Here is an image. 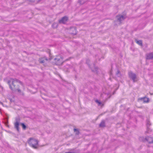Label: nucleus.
I'll list each match as a JSON object with an SVG mask.
<instances>
[{"label":"nucleus","mask_w":153,"mask_h":153,"mask_svg":"<svg viewBox=\"0 0 153 153\" xmlns=\"http://www.w3.org/2000/svg\"><path fill=\"white\" fill-rule=\"evenodd\" d=\"M41 0H34V2L35 3H37L40 1Z\"/></svg>","instance_id":"5701e85b"},{"label":"nucleus","mask_w":153,"mask_h":153,"mask_svg":"<svg viewBox=\"0 0 153 153\" xmlns=\"http://www.w3.org/2000/svg\"><path fill=\"white\" fill-rule=\"evenodd\" d=\"M54 63L57 65H60L63 63V58L60 56H57L54 59Z\"/></svg>","instance_id":"20e7f679"},{"label":"nucleus","mask_w":153,"mask_h":153,"mask_svg":"<svg viewBox=\"0 0 153 153\" xmlns=\"http://www.w3.org/2000/svg\"><path fill=\"white\" fill-rule=\"evenodd\" d=\"M116 74L118 76H121V74L119 70H117V72L116 73Z\"/></svg>","instance_id":"aec40b11"},{"label":"nucleus","mask_w":153,"mask_h":153,"mask_svg":"<svg viewBox=\"0 0 153 153\" xmlns=\"http://www.w3.org/2000/svg\"><path fill=\"white\" fill-rule=\"evenodd\" d=\"M94 69H92V71L94 72H96V73H97L98 72V68L97 67L94 66Z\"/></svg>","instance_id":"2eb2a0df"},{"label":"nucleus","mask_w":153,"mask_h":153,"mask_svg":"<svg viewBox=\"0 0 153 153\" xmlns=\"http://www.w3.org/2000/svg\"><path fill=\"white\" fill-rule=\"evenodd\" d=\"M135 42L138 44L140 46L142 45V42L141 40H138L137 39L135 40Z\"/></svg>","instance_id":"4468645a"},{"label":"nucleus","mask_w":153,"mask_h":153,"mask_svg":"<svg viewBox=\"0 0 153 153\" xmlns=\"http://www.w3.org/2000/svg\"><path fill=\"white\" fill-rule=\"evenodd\" d=\"M28 143L34 149L37 147L38 141L37 140L33 138H30L28 140Z\"/></svg>","instance_id":"f03ea898"},{"label":"nucleus","mask_w":153,"mask_h":153,"mask_svg":"<svg viewBox=\"0 0 153 153\" xmlns=\"http://www.w3.org/2000/svg\"><path fill=\"white\" fill-rule=\"evenodd\" d=\"M74 132L75 133L76 135H79V130L76 128H74Z\"/></svg>","instance_id":"f3484780"},{"label":"nucleus","mask_w":153,"mask_h":153,"mask_svg":"<svg viewBox=\"0 0 153 153\" xmlns=\"http://www.w3.org/2000/svg\"><path fill=\"white\" fill-rule=\"evenodd\" d=\"M21 125L22 126L23 129L24 130H25L26 128V126L24 123H21Z\"/></svg>","instance_id":"a211bd4d"},{"label":"nucleus","mask_w":153,"mask_h":153,"mask_svg":"<svg viewBox=\"0 0 153 153\" xmlns=\"http://www.w3.org/2000/svg\"><path fill=\"white\" fill-rule=\"evenodd\" d=\"M16 122H15L14 123V126L15 128L17 129L18 131H19V119L18 118H16Z\"/></svg>","instance_id":"0eeeda50"},{"label":"nucleus","mask_w":153,"mask_h":153,"mask_svg":"<svg viewBox=\"0 0 153 153\" xmlns=\"http://www.w3.org/2000/svg\"><path fill=\"white\" fill-rule=\"evenodd\" d=\"M72 67V66L68 65H67L65 66V68L67 69H69Z\"/></svg>","instance_id":"412c9836"},{"label":"nucleus","mask_w":153,"mask_h":153,"mask_svg":"<svg viewBox=\"0 0 153 153\" xmlns=\"http://www.w3.org/2000/svg\"><path fill=\"white\" fill-rule=\"evenodd\" d=\"M140 100L143 101L144 102H149V99L147 97L141 98L140 99Z\"/></svg>","instance_id":"f8f14e48"},{"label":"nucleus","mask_w":153,"mask_h":153,"mask_svg":"<svg viewBox=\"0 0 153 153\" xmlns=\"http://www.w3.org/2000/svg\"><path fill=\"white\" fill-rule=\"evenodd\" d=\"M68 20V18L66 16H64L59 20V22L60 23L65 24Z\"/></svg>","instance_id":"423d86ee"},{"label":"nucleus","mask_w":153,"mask_h":153,"mask_svg":"<svg viewBox=\"0 0 153 153\" xmlns=\"http://www.w3.org/2000/svg\"><path fill=\"white\" fill-rule=\"evenodd\" d=\"M52 26L53 28H55L57 27L58 24L57 23L54 22L52 24Z\"/></svg>","instance_id":"dca6fc26"},{"label":"nucleus","mask_w":153,"mask_h":153,"mask_svg":"<svg viewBox=\"0 0 153 153\" xmlns=\"http://www.w3.org/2000/svg\"><path fill=\"white\" fill-rule=\"evenodd\" d=\"M8 123V120L7 119V122H6V123Z\"/></svg>","instance_id":"bb28decb"},{"label":"nucleus","mask_w":153,"mask_h":153,"mask_svg":"<svg viewBox=\"0 0 153 153\" xmlns=\"http://www.w3.org/2000/svg\"><path fill=\"white\" fill-rule=\"evenodd\" d=\"M70 33L74 35L76 34V29L74 27H71L70 30Z\"/></svg>","instance_id":"9d476101"},{"label":"nucleus","mask_w":153,"mask_h":153,"mask_svg":"<svg viewBox=\"0 0 153 153\" xmlns=\"http://www.w3.org/2000/svg\"><path fill=\"white\" fill-rule=\"evenodd\" d=\"M147 141L149 143H153V138L151 137H147L145 138V140L143 141Z\"/></svg>","instance_id":"1a4fd4ad"},{"label":"nucleus","mask_w":153,"mask_h":153,"mask_svg":"<svg viewBox=\"0 0 153 153\" xmlns=\"http://www.w3.org/2000/svg\"><path fill=\"white\" fill-rule=\"evenodd\" d=\"M48 61V59L46 57H44L43 58L39 59V61L40 63H44L45 62V61Z\"/></svg>","instance_id":"9b49d317"},{"label":"nucleus","mask_w":153,"mask_h":153,"mask_svg":"<svg viewBox=\"0 0 153 153\" xmlns=\"http://www.w3.org/2000/svg\"><path fill=\"white\" fill-rule=\"evenodd\" d=\"M28 0L30 2H34V0Z\"/></svg>","instance_id":"a878e982"},{"label":"nucleus","mask_w":153,"mask_h":153,"mask_svg":"<svg viewBox=\"0 0 153 153\" xmlns=\"http://www.w3.org/2000/svg\"><path fill=\"white\" fill-rule=\"evenodd\" d=\"M82 0H79L78 1L79 3L80 4H82L81 2Z\"/></svg>","instance_id":"b1692460"},{"label":"nucleus","mask_w":153,"mask_h":153,"mask_svg":"<svg viewBox=\"0 0 153 153\" xmlns=\"http://www.w3.org/2000/svg\"><path fill=\"white\" fill-rule=\"evenodd\" d=\"M146 59L147 60H150L153 59V53H150L146 54Z\"/></svg>","instance_id":"6e6552de"},{"label":"nucleus","mask_w":153,"mask_h":153,"mask_svg":"<svg viewBox=\"0 0 153 153\" xmlns=\"http://www.w3.org/2000/svg\"><path fill=\"white\" fill-rule=\"evenodd\" d=\"M128 75L129 77L134 82L137 81V79L136 74L133 73L132 71H128Z\"/></svg>","instance_id":"7ed1b4c3"},{"label":"nucleus","mask_w":153,"mask_h":153,"mask_svg":"<svg viewBox=\"0 0 153 153\" xmlns=\"http://www.w3.org/2000/svg\"><path fill=\"white\" fill-rule=\"evenodd\" d=\"M146 125L148 128V127L151 125L150 122L148 120H147L146 121Z\"/></svg>","instance_id":"6ab92c4d"},{"label":"nucleus","mask_w":153,"mask_h":153,"mask_svg":"<svg viewBox=\"0 0 153 153\" xmlns=\"http://www.w3.org/2000/svg\"><path fill=\"white\" fill-rule=\"evenodd\" d=\"M7 83L10 89L13 91H18L19 93L21 92L19 88V85L22 84L21 82L18 79L11 78L8 80Z\"/></svg>","instance_id":"f257e3e1"},{"label":"nucleus","mask_w":153,"mask_h":153,"mask_svg":"<svg viewBox=\"0 0 153 153\" xmlns=\"http://www.w3.org/2000/svg\"><path fill=\"white\" fill-rule=\"evenodd\" d=\"M99 126L100 127H104L105 126V121L104 120L102 121L99 125Z\"/></svg>","instance_id":"ddd939ff"},{"label":"nucleus","mask_w":153,"mask_h":153,"mask_svg":"<svg viewBox=\"0 0 153 153\" xmlns=\"http://www.w3.org/2000/svg\"><path fill=\"white\" fill-rule=\"evenodd\" d=\"M65 153H76L74 152H65Z\"/></svg>","instance_id":"393cba45"},{"label":"nucleus","mask_w":153,"mask_h":153,"mask_svg":"<svg viewBox=\"0 0 153 153\" xmlns=\"http://www.w3.org/2000/svg\"><path fill=\"white\" fill-rule=\"evenodd\" d=\"M95 102H96L98 103L99 104V105H100L101 104V102H100L98 100H96V101H95Z\"/></svg>","instance_id":"4be33fe9"},{"label":"nucleus","mask_w":153,"mask_h":153,"mask_svg":"<svg viewBox=\"0 0 153 153\" xmlns=\"http://www.w3.org/2000/svg\"><path fill=\"white\" fill-rule=\"evenodd\" d=\"M117 20L120 22V23H121V22L124 20L126 18L125 15H119L117 16Z\"/></svg>","instance_id":"39448f33"}]
</instances>
